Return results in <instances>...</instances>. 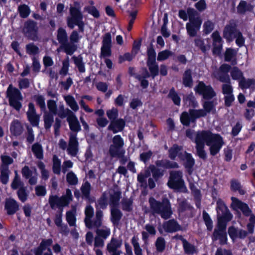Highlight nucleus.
Returning <instances> with one entry per match:
<instances>
[{"label": "nucleus", "mask_w": 255, "mask_h": 255, "mask_svg": "<svg viewBox=\"0 0 255 255\" xmlns=\"http://www.w3.org/2000/svg\"><path fill=\"white\" fill-rule=\"evenodd\" d=\"M195 136L197 154L203 160L207 158V153L204 150L205 144L210 147L209 151L212 156L217 154L225 144L220 134L213 133L209 130L198 131Z\"/></svg>", "instance_id": "f257e3e1"}, {"label": "nucleus", "mask_w": 255, "mask_h": 255, "mask_svg": "<svg viewBox=\"0 0 255 255\" xmlns=\"http://www.w3.org/2000/svg\"><path fill=\"white\" fill-rule=\"evenodd\" d=\"M148 202L149 212L153 216L159 215L162 219L167 220L173 214L171 203L167 198H163L161 201H159L153 197H150Z\"/></svg>", "instance_id": "f03ea898"}, {"label": "nucleus", "mask_w": 255, "mask_h": 255, "mask_svg": "<svg viewBox=\"0 0 255 255\" xmlns=\"http://www.w3.org/2000/svg\"><path fill=\"white\" fill-rule=\"evenodd\" d=\"M187 12L189 22L186 24V29L189 36L195 37L200 29L202 20L200 14L195 9L188 7Z\"/></svg>", "instance_id": "7ed1b4c3"}, {"label": "nucleus", "mask_w": 255, "mask_h": 255, "mask_svg": "<svg viewBox=\"0 0 255 255\" xmlns=\"http://www.w3.org/2000/svg\"><path fill=\"white\" fill-rule=\"evenodd\" d=\"M224 37L229 41L236 38V43L242 46L244 43V39L242 33L237 29V24L235 20H231L224 30Z\"/></svg>", "instance_id": "20e7f679"}, {"label": "nucleus", "mask_w": 255, "mask_h": 255, "mask_svg": "<svg viewBox=\"0 0 255 255\" xmlns=\"http://www.w3.org/2000/svg\"><path fill=\"white\" fill-rule=\"evenodd\" d=\"M6 96L8 98L9 106L17 111H19L22 108L21 101L23 97L20 90L9 84L6 91Z\"/></svg>", "instance_id": "39448f33"}, {"label": "nucleus", "mask_w": 255, "mask_h": 255, "mask_svg": "<svg viewBox=\"0 0 255 255\" xmlns=\"http://www.w3.org/2000/svg\"><path fill=\"white\" fill-rule=\"evenodd\" d=\"M112 55V36L110 32L106 33L103 37L100 57L104 59L107 67L112 69V60L108 59Z\"/></svg>", "instance_id": "423d86ee"}, {"label": "nucleus", "mask_w": 255, "mask_h": 255, "mask_svg": "<svg viewBox=\"0 0 255 255\" xmlns=\"http://www.w3.org/2000/svg\"><path fill=\"white\" fill-rule=\"evenodd\" d=\"M183 173L181 171L173 170L170 172L169 180L167 183L168 187L171 189L178 190L183 192L187 191L182 179Z\"/></svg>", "instance_id": "0eeeda50"}, {"label": "nucleus", "mask_w": 255, "mask_h": 255, "mask_svg": "<svg viewBox=\"0 0 255 255\" xmlns=\"http://www.w3.org/2000/svg\"><path fill=\"white\" fill-rule=\"evenodd\" d=\"M38 30L37 22L28 19L24 22L22 32L28 40L36 41L38 40Z\"/></svg>", "instance_id": "6e6552de"}, {"label": "nucleus", "mask_w": 255, "mask_h": 255, "mask_svg": "<svg viewBox=\"0 0 255 255\" xmlns=\"http://www.w3.org/2000/svg\"><path fill=\"white\" fill-rule=\"evenodd\" d=\"M124 142L123 138L119 135L113 137V157H117L121 159V162L125 164L128 160L124 156L125 150L123 148Z\"/></svg>", "instance_id": "1a4fd4ad"}, {"label": "nucleus", "mask_w": 255, "mask_h": 255, "mask_svg": "<svg viewBox=\"0 0 255 255\" xmlns=\"http://www.w3.org/2000/svg\"><path fill=\"white\" fill-rule=\"evenodd\" d=\"M206 116V111L203 109L194 110L190 109L189 113L184 112L180 117V120L182 124L186 126H189L190 122L195 123L196 120L201 117H204Z\"/></svg>", "instance_id": "9d476101"}, {"label": "nucleus", "mask_w": 255, "mask_h": 255, "mask_svg": "<svg viewBox=\"0 0 255 255\" xmlns=\"http://www.w3.org/2000/svg\"><path fill=\"white\" fill-rule=\"evenodd\" d=\"M70 13L71 17L67 18V24L70 29H73L80 20H83V15L79 7H71Z\"/></svg>", "instance_id": "9b49d317"}, {"label": "nucleus", "mask_w": 255, "mask_h": 255, "mask_svg": "<svg viewBox=\"0 0 255 255\" xmlns=\"http://www.w3.org/2000/svg\"><path fill=\"white\" fill-rule=\"evenodd\" d=\"M196 92L203 96L204 99L210 100L216 95V92L211 86H207L203 82H200L195 88Z\"/></svg>", "instance_id": "f8f14e48"}, {"label": "nucleus", "mask_w": 255, "mask_h": 255, "mask_svg": "<svg viewBox=\"0 0 255 255\" xmlns=\"http://www.w3.org/2000/svg\"><path fill=\"white\" fill-rule=\"evenodd\" d=\"M71 201L63 195L59 197L57 195H51L49 198V203L52 209H55L58 207L59 210L63 207L69 205Z\"/></svg>", "instance_id": "ddd939ff"}, {"label": "nucleus", "mask_w": 255, "mask_h": 255, "mask_svg": "<svg viewBox=\"0 0 255 255\" xmlns=\"http://www.w3.org/2000/svg\"><path fill=\"white\" fill-rule=\"evenodd\" d=\"M4 210L6 211V214L8 216H11L15 214L19 209V203L12 198H7L5 200Z\"/></svg>", "instance_id": "4468645a"}, {"label": "nucleus", "mask_w": 255, "mask_h": 255, "mask_svg": "<svg viewBox=\"0 0 255 255\" xmlns=\"http://www.w3.org/2000/svg\"><path fill=\"white\" fill-rule=\"evenodd\" d=\"M117 116V109H113V132L114 133L122 131L126 125L125 120L122 119H116Z\"/></svg>", "instance_id": "2eb2a0df"}, {"label": "nucleus", "mask_w": 255, "mask_h": 255, "mask_svg": "<svg viewBox=\"0 0 255 255\" xmlns=\"http://www.w3.org/2000/svg\"><path fill=\"white\" fill-rule=\"evenodd\" d=\"M217 204L218 217L220 216L225 218L227 221H231L232 218V215L224 202L221 200H218Z\"/></svg>", "instance_id": "dca6fc26"}, {"label": "nucleus", "mask_w": 255, "mask_h": 255, "mask_svg": "<svg viewBox=\"0 0 255 255\" xmlns=\"http://www.w3.org/2000/svg\"><path fill=\"white\" fill-rule=\"evenodd\" d=\"M213 38V53L215 55H219L222 49V40L219 33L218 31L214 32L212 34Z\"/></svg>", "instance_id": "f3484780"}, {"label": "nucleus", "mask_w": 255, "mask_h": 255, "mask_svg": "<svg viewBox=\"0 0 255 255\" xmlns=\"http://www.w3.org/2000/svg\"><path fill=\"white\" fill-rule=\"evenodd\" d=\"M67 121L71 131L77 133L81 130V127L78 120L73 112H70V115L69 117H67Z\"/></svg>", "instance_id": "a211bd4d"}, {"label": "nucleus", "mask_w": 255, "mask_h": 255, "mask_svg": "<svg viewBox=\"0 0 255 255\" xmlns=\"http://www.w3.org/2000/svg\"><path fill=\"white\" fill-rule=\"evenodd\" d=\"M98 203L100 208L103 209L106 208L107 205L109 204L111 213L110 219L112 221V193L109 192V199L108 200V194L106 192H104L101 197L98 200Z\"/></svg>", "instance_id": "6ab92c4d"}, {"label": "nucleus", "mask_w": 255, "mask_h": 255, "mask_svg": "<svg viewBox=\"0 0 255 255\" xmlns=\"http://www.w3.org/2000/svg\"><path fill=\"white\" fill-rule=\"evenodd\" d=\"M164 231L167 233L176 232L181 230V226L174 219L169 220L163 224Z\"/></svg>", "instance_id": "aec40b11"}, {"label": "nucleus", "mask_w": 255, "mask_h": 255, "mask_svg": "<svg viewBox=\"0 0 255 255\" xmlns=\"http://www.w3.org/2000/svg\"><path fill=\"white\" fill-rule=\"evenodd\" d=\"M80 190L83 199L88 200L90 203H93L94 201L90 196L91 185L88 181H86L82 184Z\"/></svg>", "instance_id": "412c9836"}, {"label": "nucleus", "mask_w": 255, "mask_h": 255, "mask_svg": "<svg viewBox=\"0 0 255 255\" xmlns=\"http://www.w3.org/2000/svg\"><path fill=\"white\" fill-rule=\"evenodd\" d=\"M231 200L233 203L242 211L244 215L249 216L251 215L252 211L247 204L242 202L236 197H232Z\"/></svg>", "instance_id": "4be33fe9"}, {"label": "nucleus", "mask_w": 255, "mask_h": 255, "mask_svg": "<svg viewBox=\"0 0 255 255\" xmlns=\"http://www.w3.org/2000/svg\"><path fill=\"white\" fill-rule=\"evenodd\" d=\"M23 127L20 122L18 120H14L10 126V131L14 136H19L23 132Z\"/></svg>", "instance_id": "5701e85b"}, {"label": "nucleus", "mask_w": 255, "mask_h": 255, "mask_svg": "<svg viewBox=\"0 0 255 255\" xmlns=\"http://www.w3.org/2000/svg\"><path fill=\"white\" fill-rule=\"evenodd\" d=\"M178 202V212L179 214L185 213L186 211H191L193 207L184 198L177 199Z\"/></svg>", "instance_id": "b1692460"}, {"label": "nucleus", "mask_w": 255, "mask_h": 255, "mask_svg": "<svg viewBox=\"0 0 255 255\" xmlns=\"http://www.w3.org/2000/svg\"><path fill=\"white\" fill-rule=\"evenodd\" d=\"M31 151L36 158L40 160L43 159V149L40 143H34L31 146Z\"/></svg>", "instance_id": "393cba45"}, {"label": "nucleus", "mask_w": 255, "mask_h": 255, "mask_svg": "<svg viewBox=\"0 0 255 255\" xmlns=\"http://www.w3.org/2000/svg\"><path fill=\"white\" fill-rule=\"evenodd\" d=\"M52 243L53 240L52 239H43L39 245L34 249V251L43 254V252L46 249L48 250Z\"/></svg>", "instance_id": "a878e982"}, {"label": "nucleus", "mask_w": 255, "mask_h": 255, "mask_svg": "<svg viewBox=\"0 0 255 255\" xmlns=\"http://www.w3.org/2000/svg\"><path fill=\"white\" fill-rule=\"evenodd\" d=\"M237 51L232 48H227L225 53V60L226 61H231L233 65L237 64L236 57Z\"/></svg>", "instance_id": "bb28decb"}, {"label": "nucleus", "mask_w": 255, "mask_h": 255, "mask_svg": "<svg viewBox=\"0 0 255 255\" xmlns=\"http://www.w3.org/2000/svg\"><path fill=\"white\" fill-rule=\"evenodd\" d=\"M239 85L242 89L249 88L255 89V80L253 79H246L243 77L239 81Z\"/></svg>", "instance_id": "cd10ccee"}, {"label": "nucleus", "mask_w": 255, "mask_h": 255, "mask_svg": "<svg viewBox=\"0 0 255 255\" xmlns=\"http://www.w3.org/2000/svg\"><path fill=\"white\" fill-rule=\"evenodd\" d=\"M76 210L75 208L68 211L66 213V219L70 227L76 226Z\"/></svg>", "instance_id": "c85d7f7f"}, {"label": "nucleus", "mask_w": 255, "mask_h": 255, "mask_svg": "<svg viewBox=\"0 0 255 255\" xmlns=\"http://www.w3.org/2000/svg\"><path fill=\"white\" fill-rule=\"evenodd\" d=\"M178 157L181 160H185L186 161L185 164L186 167L192 168L194 164V160L192 157L191 155L187 153L186 151L179 153Z\"/></svg>", "instance_id": "c756f323"}, {"label": "nucleus", "mask_w": 255, "mask_h": 255, "mask_svg": "<svg viewBox=\"0 0 255 255\" xmlns=\"http://www.w3.org/2000/svg\"><path fill=\"white\" fill-rule=\"evenodd\" d=\"M57 39L60 45L68 41L67 33L65 29L60 27L57 30Z\"/></svg>", "instance_id": "7c9ffc66"}, {"label": "nucleus", "mask_w": 255, "mask_h": 255, "mask_svg": "<svg viewBox=\"0 0 255 255\" xmlns=\"http://www.w3.org/2000/svg\"><path fill=\"white\" fill-rule=\"evenodd\" d=\"M72 59L79 72L81 73H84L86 71V68L85 63L83 62L82 56L81 55H79L77 57L74 56L72 57Z\"/></svg>", "instance_id": "2f4dec72"}, {"label": "nucleus", "mask_w": 255, "mask_h": 255, "mask_svg": "<svg viewBox=\"0 0 255 255\" xmlns=\"http://www.w3.org/2000/svg\"><path fill=\"white\" fill-rule=\"evenodd\" d=\"M60 48L63 49L67 55H72L77 50V45L68 41L60 45Z\"/></svg>", "instance_id": "473e14b6"}, {"label": "nucleus", "mask_w": 255, "mask_h": 255, "mask_svg": "<svg viewBox=\"0 0 255 255\" xmlns=\"http://www.w3.org/2000/svg\"><path fill=\"white\" fill-rule=\"evenodd\" d=\"M213 236L215 240H217V239L220 240L221 244L224 245L227 243V239L226 231L217 230V229H215L213 233Z\"/></svg>", "instance_id": "72a5a7b5"}, {"label": "nucleus", "mask_w": 255, "mask_h": 255, "mask_svg": "<svg viewBox=\"0 0 255 255\" xmlns=\"http://www.w3.org/2000/svg\"><path fill=\"white\" fill-rule=\"evenodd\" d=\"M183 84L185 87H191L193 85L192 71L190 69L186 70L183 76Z\"/></svg>", "instance_id": "f704fd0d"}, {"label": "nucleus", "mask_w": 255, "mask_h": 255, "mask_svg": "<svg viewBox=\"0 0 255 255\" xmlns=\"http://www.w3.org/2000/svg\"><path fill=\"white\" fill-rule=\"evenodd\" d=\"M253 8V6L251 4L242 0L237 7V11L239 13L244 14L246 11L252 10Z\"/></svg>", "instance_id": "c9c22d12"}, {"label": "nucleus", "mask_w": 255, "mask_h": 255, "mask_svg": "<svg viewBox=\"0 0 255 255\" xmlns=\"http://www.w3.org/2000/svg\"><path fill=\"white\" fill-rule=\"evenodd\" d=\"M231 189L232 191H238L241 195H244L245 191L242 189V186L240 182L236 179L231 180Z\"/></svg>", "instance_id": "e433bc0d"}, {"label": "nucleus", "mask_w": 255, "mask_h": 255, "mask_svg": "<svg viewBox=\"0 0 255 255\" xmlns=\"http://www.w3.org/2000/svg\"><path fill=\"white\" fill-rule=\"evenodd\" d=\"M147 65L150 71L151 76H152V78L154 79V77L158 75L159 73L158 66L156 64V61H147Z\"/></svg>", "instance_id": "4c0bfd02"}, {"label": "nucleus", "mask_w": 255, "mask_h": 255, "mask_svg": "<svg viewBox=\"0 0 255 255\" xmlns=\"http://www.w3.org/2000/svg\"><path fill=\"white\" fill-rule=\"evenodd\" d=\"M18 12L21 18H27L30 13V7L25 4H20L18 7Z\"/></svg>", "instance_id": "58836bf2"}, {"label": "nucleus", "mask_w": 255, "mask_h": 255, "mask_svg": "<svg viewBox=\"0 0 255 255\" xmlns=\"http://www.w3.org/2000/svg\"><path fill=\"white\" fill-rule=\"evenodd\" d=\"M182 146L174 144L169 150V156L172 159H174L176 156H178L179 153H183Z\"/></svg>", "instance_id": "ea45409f"}, {"label": "nucleus", "mask_w": 255, "mask_h": 255, "mask_svg": "<svg viewBox=\"0 0 255 255\" xmlns=\"http://www.w3.org/2000/svg\"><path fill=\"white\" fill-rule=\"evenodd\" d=\"M17 195L18 199L22 203L25 202L28 196V193L26 191V187L23 186L20 187L17 191Z\"/></svg>", "instance_id": "a19ab883"}, {"label": "nucleus", "mask_w": 255, "mask_h": 255, "mask_svg": "<svg viewBox=\"0 0 255 255\" xmlns=\"http://www.w3.org/2000/svg\"><path fill=\"white\" fill-rule=\"evenodd\" d=\"M0 181L2 184H6L9 180L10 171L9 169L0 168Z\"/></svg>", "instance_id": "79ce46f5"}, {"label": "nucleus", "mask_w": 255, "mask_h": 255, "mask_svg": "<svg viewBox=\"0 0 255 255\" xmlns=\"http://www.w3.org/2000/svg\"><path fill=\"white\" fill-rule=\"evenodd\" d=\"M148 169L150 170L153 178L156 181H157L158 179L162 177L163 175V170L156 167L154 165L149 166Z\"/></svg>", "instance_id": "37998d69"}, {"label": "nucleus", "mask_w": 255, "mask_h": 255, "mask_svg": "<svg viewBox=\"0 0 255 255\" xmlns=\"http://www.w3.org/2000/svg\"><path fill=\"white\" fill-rule=\"evenodd\" d=\"M44 126L45 128L47 130L49 129L54 122V117L53 114L51 113H46L44 115Z\"/></svg>", "instance_id": "c03bdc74"}, {"label": "nucleus", "mask_w": 255, "mask_h": 255, "mask_svg": "<svg viewBox=\"0 0 255 255\" xmlns=\"http://www.w3.org/2000/svg\"><path fill=\"white\" fill-rule=\"evenodd\" d=\"M158 166H161L166 168H177L179 166L175 162H172L169 160L158 161L156 163Z\"/></svg>", "instance_id": "a18cd8bd"}, {"label": "nucleus", "mask_w": 255, "mask_h": 255, "mask_svg": "<svg viewBox=\"0 0 255 255\" xmlns=\"http://www.w3.org/2000/svg\"><path fill=\"white\" fill-rule=\"evenodd\" d=\"M122 216L123 214L119 209L113 208V224L114 225L118 226L119 225Z\"/></svg>", "instance_id": "49530a36"}, {"label": "nucleus", "mask_w": 255, "mask_h": 255, "mask_svg": "<svg viewBox=\"0 0 255 255\" xmlns=\"http://www.w3.org/2000/svg\"><path fill=\"white\" fill-rule=\"evenodd\" d=\"M195 45L199 47L200 50L204 53L210 49V45H205L203 39L200 38H195L194 39Z\"/></svg>", "instance_id": "de8ad7c7"}, {"label": "nucleus", "mask_w": 255, "mask_h": 255, "mask_svg": "<svg viewBox=\"0 0 255 255\" xmlns=\"http://www.w3.org/2000/svg\"><path fill=\"white\" fill-rule=\"evenodd\" d=\"M26 52L29 55H35L39 52V48L33 43H30L26 45Z\"/></svg>", "instance_id": "09e8293b"}, {"label": "nucleus", "mask_w": 255, "mask_h": 255, "mask_svg": "<svg viewBox=\"0 0 255 255\" xmlns=\"http://www.w3.org/2000/svg\"><path fill=\"white\" fill-rule=\"evenodd\" d=\"M52 170L54 174H60L61 172V161L54 155L53 158Z\"/></svg>", "instance_id": "8fccbe9b"}, {"label": "nucleus", "mask_w": 255, "mask_h": 255, "mask_svg": "<svg viewBox=\"0 0 255 255\" xmlns=\"http://www.w3.org/2000/svg\"><path fill=\"white\" fill-rule=\"evenodd\" d=\"M113 206L119 203L121 198L122 192L117 186L113 188Z\"/></svg>", "instance_id": "3c124183"}, {"label": "nucleus", "mask_w": 255, "mask_h": 255, "mask_svg": "<svg viewBox=\"0 0 255 255\" xmlns=\"http://www.w3.org/2000/svg\"><path fill=\"white\" fill-rule=\"evenodd\" d=\"M183 247L186 254H192L197 252L195 247L186 240H183Z\"/></svg>", "instance_id": "603ef678"}, {"label": "nucleus", "mask_w": 255, "mask_h": 255, "mask_svg": "<svg viewBox=\"0 0 255 255\" xmlns=\"http://www.w3.org/2000/svg\"><path fill=\"white\" fill-rule=\"evenodd\" d=\"M0 158L2 164L0 168L9 169V165L11 164L13 162V159L8 155H1Z\"/></svg>", "instance_id": "864d4df0"}, {"label": "nucleus", "mask_w": 255, "mask_h": 255, "mask_svg": "<svg viewBox=\"0 0 255 255\" xmlns=\"http://www.w3.org/2000/svg\"><path fill=\"white\" fill-rule=\"evenodd\" d=\"M33 99L36 102L37 106L39 107L41 111L45 110L46 105L45 102V98L42 95H34Z\"/></svg>", "instance_id": "5fc2aeb1"}, {"label": "nucleus", "mask_w": 255, "mask_h": 255, "mask_svg": "<svg viewBox=\"0 0 255 255\" xmlns=\"http://www.w3.org/2000/svg\"><path fill=\"white\" fill-rule=\"evenodd\" d=\"M132 199L131 198H124L122 201V209L128 212H130L132 210Z\"/></svg>", "instance_id": "6e6d98bb"}, {"label": "nucleus", "mask_w": 255, "mask_h": 255, "mask_svg": "<svg viewBox=\"0 0 255 255\" xmlns=\"http://www.w3.org/2000/svg\"><path fill=\"white\" fill-rule=\"evenodd\" d=\"M165 241L162 237H158L155 242V247L158 252L162 253L165 249Z\"/></svg>", "instance_id": "4d7b16f0"}, {"label": "nucleus", "mask_w": 255, "mask_h": 255, "mask_svg": "<svg viewBox=\"0 0 255 255\" xmlns=\"http://www.w3.org/2000/svg\"><path fill=\"white\" fill-rule=\"evenodd\" d=\"M66 181L70 185H76L78 183V179L75 174L71 171L67 174Z\"/></svg>", "instance_id": "13d9d810"}, {"label": "nucleus", "mask_w": 255, "mask_h": 255, "mask_svg": "<svg viewBox=\"0 0 255 255\" xmlns=\"http://www.w3.org/2000/svg\"><path fill=\"white\" fill-rule=\"evenodd\" d=\"M231 75L233 79L239 80V81L244 77L243 72L237 67L233 68Z\"/></svg>", "instance_id": "bf43d9fd"}, {"label": "nucleus", "mask_w": 255, "mask_h": 255, "mask_svg": "<svg viewBox=\"0 0 255 255\" xmlns=\"http://www.w3.org/2000/svg\"><path fill=\"white\" fill-rule=\"evenodd\" d=\"M203 218L207 229L211 231L213 229V222L209 214L205 211L203 212Z\"/></svg>", "instance_id": "052dcab7"}, {"label": "nucleus", "mask_w": 255, "mask_h": 255, "mask_svg": "<svg viewBox=\"0 0 255 255\" xmlns=\"http://www.w3.org/2000/svg\"><path fill=\"white\" fill-rule=\"evenodd\" d=\"M204 108L203 111H206V115L210 113L214 108L215 104L214 101H205L203 103Z\"/></svg>", "instance_id": "680f3d73"}, {"label": "nucleus", "mask_w": 255, "mask_h": 255, "mask_svg": "<svg viewBox=\"0 0 255 255\" xmlns=\"http://www.w3.org/2000/svg\"><path fill=\"white\" fill-rule=\"evenodd\" d=\"M173 55V53L168 50H165L159 52L157 56L158 61H163L167 59L169 56Z\"/></svg>", "instance_id": "e2e57ef3"}, {"label": "nucleus", "mask_w": 255, "mask_h": 255, "mask_svg": "<svg viewBox=\"0 0 255 255\" xmlns=\"http://www.w3.org/2000/svg\"><path fill=\"white\" fill-rule=\"evenodd\" d=\"M204 32L207 34L210 33L214 28V23L211 20H208L203 24Z\"/></svg>", "instance_id": "0e129e2a"}, {"label": "nucleus", "mask_w": 255, "mask_h": 255, "mask_svg": "<svg viewBox=\"0 0 255 255\" xmlns=\"http://www.w3.org/2000/svg\"><path fill=\"white\" fill-rule=\"evenodd\" d=\"M131 243L133 246L134 251L135 255H142V249L137 242V239L133 237L131 239Z\"/></svg>", "instance_id": "69168bd1"}, {"label": "nucleus", "mask_w": 255, "mask_h": 255, "mask_svg": "<svg viewBox=\"0 0 255 255\" xmlns=\"http://www.w3.org/2000/svg\"><path fill=\"white\" fill-rule=\"evenodd\" d=\"M89 14L93 16L95 18H98L100 17V12L97 8L94 6H88L85 7Z\"/></svg>", "instance_id": "338daca9"}, {"label": "nucleus", "mask_w": 255, "mask_h": 255, "mask_svg": "<svg viewBox=\"0 0 255 255\" xmlns=\"http://www.w3.org/2000/svg\"><path fill=\"white\" fill-rule=\"evenodd\" d=\"M168 96L172 100L175 105H180V98L173 88L170 90Z\"/></svg>", "instance_id": "774afa93"}]
</instances>
